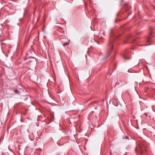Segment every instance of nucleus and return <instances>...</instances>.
<instances>
[{"instance_id":"1a4fd4ad","label":"nucleus","mask_w":155,"mask_h":155,"mask_svg":"<svg viewBox=\"0 0 155 155\" xmlns=\"http://www.w3.org/2000/svg\"><path fill=\"white\" fill-rule=\"evenodd\" d=\"M144 114L146 116H147V114L146 113H144Z\"/></svg>"},{"instance_id":"4468645a","label":"nucleus","mask_w":155,"mask_h":155,"mask_svg":"<svg viewBox=\"0 0 155 155\" xmlns=\"http://www.w3.org/2000/svg\"><path fill=\"white\" fill-rule=\"evenodd\" d=\"M24 59H25V60H26V57L24 58Z\"/></svg>"},{"instance_id":"ddd939ff","label":"nucleus","mask_w":155,"mask_h":155,"mask_svg":"<svg viewBox=\"0 0 155 155\" xmlns=\"http://www.w3.org/2000/svg\"><path fill=\"white\" fill-rule=\"evenodd\" d=\"M103 34L104 35V32H103Z\"/></svg>"},{"instance_id":"dca6fc26","label":"nucleus","mask_w":155,"mask_h":155,"mask_svg":"<svg viewBox=\"0 0 155 155\" xmlns=\"http://www.w3.org/2000/svg\"><path fill=\"white\" fill-rule=\"evenodd\" d=\"M126 5L125 6V8H126Z\"/></svg>"},{"instance_id":"7ed1b4c3","label":"nucleus","mask_w":155,"mask_h":155,"mask_svg":"<svg viewBox=\"0 0 155 155\" xmlns=\"http://www.w3.org/2000/svg\"><path fill=\"white\" fill-rule=\"evenodd\" d=\"M140 152L141 153H145L146 151V149H145L144 145H141L140 147Z\"/></svg>"},{"instance_id":"20e7f679","label":"nucleus","mask_w":155,"mask_h":155,"mask_svg":"<svg viewBox=\"0 0 155 155\" xmlns=\"http://www.w3.org/2000/svg\"><path fill=\"white\" fill-rule=\"evenodd\" d=\"M123 56L124 59L126 60H127L130 59V57L128 54V52L126 51L123 54Z\"/></svg>"},{"instance_id":"2eb2a0df","label":"nucleus","mask_w":155,"mask_h":155,"mask_svg":"<svg viewBox=\"0 0 155 155\" xmlns=\"http://www.w3.org/2000/svg\"><path fill=\"white\" fill-rule=\"evenodd\" d=\"M110 155H111V153L110 151Z\"/></svg>"},{"instance_id":"6e6552de","label":"nucleus","mask_w":155,"mask_h":155,"mask_svg":"<svg viewBox=\"0 0 155 155\" xmlns=\"http://www.w3.org/2000/svg\"><path fill=\"white\" fill-rule=\"evenodd\" d=\"M93 40H94V41L95 42H97V41H96V39H93ZM98 44H99L98 43H97Z\"/></svg>"},{"instance_id":"9d476101","label":"nucleus","mask_w":155,"mask_h":155,"mask_svg":"<svg viewBox=\"0 0 155 155\" xmlns=\"http://www.w3.org/2000/svg\"><path fill=\"white\" fill-rule=\"evenodd\" d=\"M130 6L129 7V8H128V9H127V10H129V9H130Z\"/></svg>"},{"instance_id":"423d86ee","label":"nucleus","mask_w":155,"mask_h":155,"mask_svg":"<svg viewBox=\"0 0 155 155\" xmlns=\"http://www.w3.org/2000/svg\"><path fill=\"white\" fill-rule=\"evenodd\" d=\"M13 91L16 94H18L19 93L17 89H15Z\"/></svg>"},{"instance_id":"0eeeda50","label":"nucleus","mask_w":155,"mask_h":155,"mask_svg":"<svg viewBox=\"0 0 155 155\" xmlns=\"http://www.w3.org/2000/svg\"><path fill=\"white\" fill-rule=\"evenodd\" d=\"M150 40H151V39H147V42H149L150 41Z\"/></svg>"},{"instance_id":"f257e3e1","label":"nucleus","mask_w":155,"mask_h":155,"mask_svg":"<svg viewBox=\"0 0 155 155\" xmlns=\"http://www.w3.org/2000/svg\"><path fill=\"white\" fill-rule=\"evenodd\" d=\"M113 41L112 40H110L109 41L108 43V46L109 48H110V49L108 52L107 54V57L105 58V59H107L109 56L110 53H111L113 49Z\"/></svg>"},{"instance_id":"f03ea898","label":"nucleus","mask_w":155,"mask_h":155,"mask_svg":"<svg viewBox=\"0 0 155 155\" xmlns=\"http://www.w3.org/2000/svg\"><path fill=\"white\" fill-rule=\"evenodd\" d=\"M149 33L148 36V38H152L154 37V30L153 28L150 27L149 28Z\"/></svg>"},{"instance_id":"f3484780","label":"nucleus","mask_w":155,"mask_h":155,"mask_svg":"<svg viewBox=\"0 0 155 155\" xmlns=\"http://www.w3.org/2000/svg\"><path fill=\"white\" fill-rule=\"evenodd\" d=\"M57 144H58V142H57Z\"/></svg>"},{"instance_id":"f8f14e48","label":"nucleus","mask_w":155,"mask_h":155,"mask_svg":"<svg viewBox=\"0 0 155 155\" xmlns=\"http://www.w3.org/2000/svg\"><path fill=\"white\" fill-rule=\"evenodd\" d=\"M112 30L111 29V32H110V33L111 34L112 33Z\"/></svg>"},{"instance_id":"9b49d317","label":"nucleus","mask_w":155,"mask_h":155,"mask_svg":"<svg viewBox=\"0 0 155 155\" xmlns=\"http://www.w3.org/2000/svg\"><path fill=\"white\" fill-rule=\"evenodd\" d=\"M126 138L128 139V137L127 136L125 137Z\"/></svg>"},{"instance_id":"39448f33","label":"nucleus","mask_w":155,"mask_h":155,"mask_svg":"<svg viewBox=\"0 0 155 155\" xmlns=\"http://www.w3.org/2000/svg\"><path fill=\"white\" fill-rule=\"evenodd\" d=\"M69 42H70V41L68 40V42H65L63 44V46H65L66 45H68L69 44Z\"/></svg>"}]
</instances>
